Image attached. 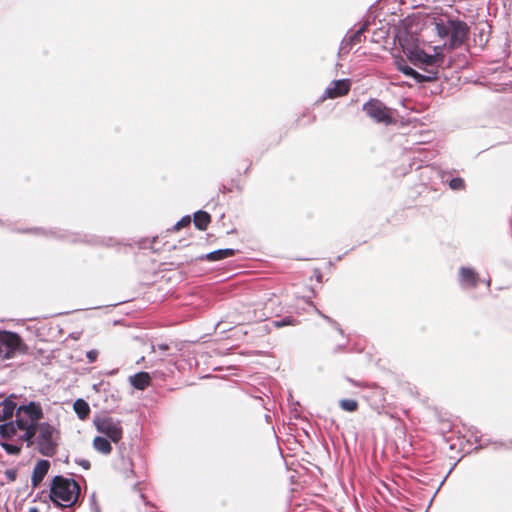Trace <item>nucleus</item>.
Segmentation results:
<instances>
[{
	"label": "nucleus",
	"mask_w": 512,
	"mask_h": 512,
	"mask_svg": "<svg viewBox=\"0 0 512 512\" xmlns=\"http://www.w3.org/2000/svg\"><path fill=\"white\" fill-rule=\"evenodd\" d=\"M80 495V485L74 479L55 476L50 487V499L58 506H73Z\"/></svg>",
	"instance_id": "1"
},
{
	"label": "nucleus",
	"mask_w": 512,
	"mask_h": 512,
	"mask_svg": "<svg viewBox=\"0 0 512 512\" xmlns=\"http://www.w3.org/2000/svg\"><path fill=\"white\" fill-rule=\"evenodd\" d=\"M58 430L47 422L39 423L37 426L36 443L41 455L52 457L57 452Z\"/></svg>",
	"instance_id": "2"
},
{
	"label": "nucleus",
	"mask_w": 512,
	"mask_h": 512,
	"mask_svg": "<svg viewBox=\"0 0 512 512\" xmlns=\"http://www.w3.org/2000/svg\"><path fill=\"white\" fill-rule=\"evenodd\" d=\"M26 351L27 346L18 334L0 330V360H10Z\"/></svg>",
	"instance_id": "3"
},
{
	"label": "nucleus",
	"mask_w": 512,
	"mask_h": 512,
	"mask_svg": "<svg viewBox=\"0 0 512 512\" xmlns=\"http://www.w3.org/2000/svg\"><path fill=\"white\" fill-rule=\"evenodd\" d=\"M362 109L376 123L388 126L396 122L393 117V110L379 99L372 98L368 100L363 104Z\"/></svg>",
	"instance_id": "4"
},
{
	"label": "nucleus",
	"mask_w": 512,
	"mask_h": 512,
	"mask_svg": "<svg viewBox=\"0 0 512 512\" xmlns=\"http://www.w3.org/2000/svg\"><path fill=\"white\" fill-rule=\"evenodd\" d=\"M43 410L39 403L30 402L27 405H22L16 410V425L17 428L24 429L30 426H38V421L43 418Z\"/></svg>",
	"instance_id": "5"
},
{
	"label": "nucleus",
	"mask_w": 512,
	"mask_h": 512,
	"mask_svg": "<svg viewBox=\"0 0 512 512\" xmlns=\"http://www.w3.org/2000/svg\"><path fill=\"white\" fill-rule=\"evenodd\" d=\"M98 432L106 435L112 442L118 443L122 439L123 429L121 422L110 417H103L95 422Z\"/></svg>",
	"instance_id": "6"
},
{
	"label": "nucleus",
	"mask_w": 512,
	"mask_h": 512,
	"mask_svg": "<svg viewBox=\"0 0 512 512\" xmlns=\"http://www.w3.org/2000/svg\"><path fill=\"white\" fill-rule=\"evenodd\" d=\"M450 24V43L449 46L451 48H456L461 46L468 38L469 35V26L466 22L461 20H449Z\"/></svg>",
	"instance_id": "7"
},
{
	"label": "nucleus",
	"mask_w": 512,
	"mask_h": 512,
	"mask_svg": "<svg viewBox=\"0 0 512 512\" xmlns=\"http://www.w3.org/2000/svg\"><path fill=\"white\" fill-rule=\"evenodd\" d=\"M409 60L414 65L422 64L424 66L432 67L440 61L438 55H430L421 49L410 50L408 54Z\"/></svg>",
	"instance_id": "8"
},
{
	"label": "nucleus",
	"mask_w": 512,
	"mask_h": 512,
	"mask_svg": "<svg viewBox=\"0 0 512 512\" xmlns=\"http://www.w3.org/2000/svg\"><path fill=\"white\" fill-rule=\"evenodd\" d=\"M350 91V82L349 80L343 79V80H337L333 81L329 87L325 90V97L324 98H338L345 96Z\"/></svg>",
	"instance_id": "9"
},
{
	"label": "nucleus",
	"mask_w": 512,
	"mask_h": 512,
	"mask_svg": "<svg viewBox=\"0 0 512 512\" xmlns=\"http://www.w3.org/2000/svg\"><path fill=\"white\" fill-rule=\"evenodd\" d=\"M460 283L463 287L475 288L479 284L478 273L472 268L461 267L459 270Z\"/></svg>",
	"instance_id": "10"
},
{
	"label": "nucleus",
	"mask_w": 512,
	"mask_h": 512,
	"mask_svg": "<svg viewBox=\"0 0 512 512\" xmlns=\"http://www.w3.org/2000/svg\"><path fill=\"white\" fill-rule=\"evenodd\" d=\"M49 468L50 463L47 460H39L36 463L31 477V483L34 488L39 486V484L42 482V480L48 473Z\"/></svg>",
	"instance_id": "11"
},
{
	"label": "nucleus",
	"mask_w": 512,
	"mask_h": 512,
	"mask_svg": "<svg viewBox=\"0 0 512 512\" xmlns=\"http://www.w3.org/2000/svg\"><path fill=\"white\" fill-rule=\"evenodd\" d=\"M386 392L383 388H377L371 392L368 399L371 407L377 411L378 414H381L385 409V398Z\"/></svg>",
	"instance_id": "12"
},
{
	"label": "nucleus",
	"mask_w": 512,
	"mask_h": 512,
	"mask_svg": "<svg viewBox=\"0 0 512 512\" xmlns=\"http://www.w3.org/2000/svg\"><path fill=\"white\" fill-rule=\"evenodd\" d=\"M396 65L399 71H401L406 76L412 77L417 83L430 82L431 79L435 77H422L419 72L406 65L403 59L396 61Z\"/></svg>",
	"instance_id": "13"
},
{
	"label": "nucleus",
	"mask_w": 512,
	"mask_h": 512,
	"mask_svg": "<svg viewBox=\"0 0 512 512\" xmlns=\"http://www.w3.org/2000/svg\"><path fill=\"white\" fill-rule=\"evenodd\" d=\"M130 384L138 390H145L151 385V376L148 372H138L130 377Z\"/></svg>",
	"instance_id": "14"
},
{
	"label": "nucleus",
	"mask_w": 512,
	"mask_h": 512,
	"mask_svg": "<svg viewBox=\"0 0 512 512\" xmlns=\"http://www.w3.org/2000/svg\"><path fill=\"white\" fill-rule=\"evenodd\" d=\"M235 255V250L233 249H220L217 251L210 252L204 256L200 257V260H206V261H220L229 257H232Z\"/></svg>",
	"instance_id": "15"
},
{
	"label": "nucleus",
	"mask_w": 512,
	"mask_h": 512,
	"mask_svg": "<svg viewBox=\"0 0 512 512\" xmlns=\"http://www.w3.org/2000/svg\"><path fill=\"white\" fill-rule=\"evenodd\" d=\"M16 408V404L11 400H4L0 404V421H5L12 417L14 410Z\"/></svg>",
	"instance_id": "16"
},
{
	"label": "nucleus",
	"mask_w": 512,
	"mask_h": 512,
	"mask_svg": "<svg viewBox=\"0 0 512 512\" xmlns=\"http://www.w3.org/2000/svg\"><path fill=\"white\" fill-rule=\"evenodd\" d=\"M93 447L96 451L105 455L110 454L112 451L110 442L106 438L100 436L94 438Z\"/></svg>",
	"instance_id": "17"
},
{
	"label": "nucleus",
	"mask_w": 512,
	"mask_h": 512,
	"mask_svg": "<svg viewBox=\"0 0 512 512\" xmlns=\"http://www.w3.org/2000/svg\"><path fill=\"white\" fill-rule=\"evenodd\" d=\"M210 222L211 217L207 212L198 211L194 214V224L199 230H205Z\"/></svg>",
	"instance_id": "18"
},
{
	"label": "nucleus",
	"mask_w": 512,
	"mask_h": 512,
	"mask_svg": "<svg viewBox=\"0 0 512 512\" xmlns=\"http://www.w3.org/2000/svg\"><path fill=\"white\" fill-rule=\"evenodd\" d=\"M74 410L80 419H85L90 413V407L83 399H78L74 402Z\"/></svg>",
	"instance_id": "19"
},
{
	"label": "nucleus",
	"mask_w": 512,
	"mask_h": 512,
	"mask_svg": "<svg viewBox=\"0 0 512 512\" xmlns=\"http://www.w3.org/2000/svg\"><path fill=\"white\" fill-rule=\"evenodd\" d=\"M16 422H8L0 426V435L2 438L8 439L17 433Z\"/></svg>",
	"instance_id": "20"
},
{
	"label": "nucleus",
	"mask_w": 512,
	"mask_h": 512,
	"mask_svg": "<svg viewBox=\"0 0 512 512\" xmlns=\"http://www.w3.org/2000/svg\"><path fill=\"white\" fill-rule=\"evenodd\" d=\"M339 406L344 411L355 412L357 411L359 404L353 399H342L339 401Z\"/></svg>",
	"instance_id": "21"
},
{
	"label": "nucleus",
	"mask_w": 512,
	"mask_h": 512,
	"mask_svg": "<svg viewBox=\"0 0 512 512\" xmlns=\"http://www.w3.org/2000/svg\"><path fill=\"white\" fill-rule=\"evenodd\" d=\"M25 432L21 436V439L27 442V446H31L33 444V438L37 434V426H30L28 428L23 429Z\"/></svg>",
	"instance_id": "22"
},
{
	"label": "nucleus",
	"mask_w": 512,
	"mask_h": 512,
	"mask_svg": "<svg viewBox=\"0 0 512 512\" xmlns=\"http://www.w3.org/2000/svg\"><path fill=\"white\" fill-rule=\"evenodd\" d=\"M364 31H365V28L362 27V28L358 29L356 32H354L353 35H351L349 37V39L347 40V45L353 46V45L360 43L362 41Z\"/></svg>",
	"instance_id": "23"
},
{
	"label": "nucleus",
	"mask_w": 512,
	"mask_h": 512,
	"mask_svg": "<svg viewBox=\"0 0 512 512\" xmlns=\"http://www.w3.org/2000/svg\"><path fill=\"white\" fill-rule=\"evenodd\" d=\"M449 186L452 190H463L466 185L462 178L456 177L450 180Z\"/></svg>",
	"instance_id": "24"
},
{
	"label": "nucleus",
	"mask_w": 512,
	"mask_h": 512,
	"mask_svg": "<svg viewBox=\"0 0 512 512\" xmlns=\"http://www.w3.org/2000/svg\"><path fill=\"white\" fill-rule=\"evenodd\" d=\"M423 70L425 74H421L422 77L435 76L434 78L431 79L430 82L438 79V69L437 67H435V65H433L432 67L425 66Z\"/></svg>",
	"instance_id": "25"
},
{
	"label": "nucleus",
	"mask_w": 512,
	"mask_h": 512,
	"mask_svg": "<svg viewBox=\"0 0 512 512\" xmlns=\"http://www.w3.org/2000/svg\"><path fill=\"white\" fill-rule=\"evenodd\" d=\"M3 449L11 455H18L21 452V447L9 443H1Z\"/></svg>",
	"instance_id": "26"
},
{
	"label": "nucleus",
	"mask_w": 512,
	"mask_h": 512,
	"mask_svg": "<svg viewBox=\"0 0 512 512\" xmlns=\"http://www.w3.org/2000/svg\"><path fill=\"white\" fill-rule=\"evenodd\" d=\"M437 31H438V35L440 37H446L450 34V24H449V20L447 21L446 24H437Z\"/></svg>",
	"instance_id": "27"
},
{
	"label": "nucleus",
	"mask_w": 512,
	"mask_h": 512,
	"mask_svg": "<svg viewBox=\"0 0 512 512\" xmlns=\"http://www.w3.org/2000/svg\"><path fill=\"white\" fill-rule=\"evenodd\" d=\"M191 223V218L189 216H185L183 217L180 221H178L175 226L173 227V229L175 231H179L181 228L183 227H186V226H189Z\"/></svg>",
	"instance_id": "28"
},
{
	"label": "nucleus",
	"mask_w": 512,
	"mask_h": 512,
	"mask_svg": "<svg viewBox=\"0 0 512 512\" xmlns=\"http://www.w3.org/2000/svg\"><path fill=\"white\" fill-rule=\"evenodd\" d=\"M99 352L95 349H92L87 352L86 357L89 363H94L98 358Z\"/></svg>",
	"instance_id": "29"
},
{
	"label": "nucleus",
	"mask_w": 512,
	"mask_h": 512,
	"mask_svg": "<svg viewBox=\"0 0 512 512\" xmlns=\"http://www.w3.org/2000/svg\"><path fill=\"white\" fill-rule=\"evenodd\" d=\"M5 474H6L7 478H8L9 480H11V481H14V480L16 479V475H17V473H16V471H15V470H7V471L5 472Z\"/></svg>",
	"instance_id": "30"
},
{
	"label": "nucleus",
	"mask_w": 512,
	"mask_h": 512,
	"mask_svg": "<svg viewBox=\"0 0 512 512\" xmlns=\"http://www.w3.org/2000/svg\"><path fill=\"white\" fill-rule=\"evenodd\" d=\"M80 466H82L84 469L88 470L91 467L90 461L86 459H82L77 462Z\"/></svg>",
	"instance_id": "31"
},
{
	"label": "nucleus",
	"mask_w": 512,
	"mask_h": 512,
	"mask_svg": "<svg viewBox=\"0 0 512 512\" xmlns=\"http://www.w3.org/2000/svg\"><path fill=\"white\" fill-rule=\"evenodd\" d=\"M313 277H315V279H316V281H317L318 283H322V277H323V276H322V273L320 272V270L315 269V270H314Z\"/></svg>",
	"instance_id": "32"
},
{
	"label": "nucleus",
	"mask_w": 512,
	"mask_h": 512,
	"mask_svg": "<svg viewBox=\"0 0 512 512\" xmlns=\"http://www.w3.org/2000/svg\"><path fill=\"white\" fill-rule=\"evenodd\" d=\"M306 305L307 307L310 309V310H313L315 311L320 317H325L323 314H321L317 309L316 307L313 305V303L311 302H306Z\"/></svg>",
	"instance_id": "33"
},
{
	"label": "nucleus",
	"mask_w": 512,
	"mask_h": 512,
	"mask_svg": "<svg viewBox=\"0 0 512 512\" xmlns=\"http://www.w3.org/2000/svg\"><path fill=\"white\" fill-rule=\"evenodd\" d=\"M276 323V327L280 328V327H283L285 325H289V324H292L293 322H286V321H283V322H275Z\"/></svg>",
	"instance_id": "34"
},
{
	"label": "nucleus",
	"mask_w": 512,
	"mask_h": 512,
	"mask_svg": "<svg viewBox=\"0 0 512 512\" xmlns=\"http://www.w3.org/2000/svg\"><path fill=\"white\" fill-rule=\"evenodd\" d=\"M158 348H159L160 350H162V351H165V350H168V348H169V347H168V345H166V344H159V345H158Z\"/></svg>",
	"instance_id": "35"
},
{
	"label": "nucleus",
	"mask_w": 512,
	"mask_h": 512,
	"mask_svg": "<svg viewBox=\"0 0 512 512\" xmlns=\"http://www.w3.org/2000/svg\"><path fill=\"white\" fill-rule=\"evenodd\" d=\"M29 512H39V510L36 507H32L29 509Z\"/></svg>",
	"instance_id": "36"
}]
</instances>
